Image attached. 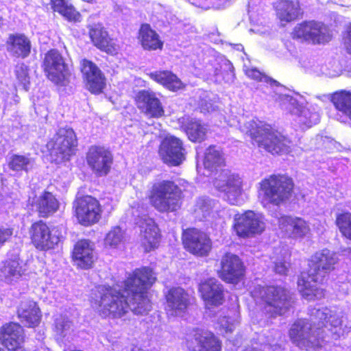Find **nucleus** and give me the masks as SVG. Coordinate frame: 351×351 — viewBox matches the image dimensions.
I'll return each mask as SVG.
<instances>
[{
	"label": "nucleus",
	"mask_w": 351,
	"mask_h": 351,
	"mask_svg": "<svg viewBox=\"0 0 351 351\" xmlns=\"http://www.w3.org/2000/svg\"><path fill=\"white\" fill-rule=\"evenodd\" d=\"M156 277L149 267L135 269L123 282V289L119 290L110 286L99 285L97 287L95 304L98 307H144L149 304L148 289L155 282Z\"/></svg>",
	"instance_id": "obj_1"
},
{
	"label": "nucleus",
	"mask_w": 351,
	"mask_h": 351,
	"mask_svg": "<svg viewBox=\"0 0 351 351\" xmlns=\"http://www.w3.org/2000/svg\"><path fill=\"white\" fill-rule=\"evenodd\" d=\"M324 319L315 323L307 318H298L289 328L290 341L300 350H317L325 345L327 337L337 340L348 332L339 316L330 315Z\"/></svg>",
	"instance_id": "obj_2"
},
{
	"label": "nucleus",
	"mask_w": 351,
	"mask_h": 351,
	"mask_svg": "<svg viewBox=\"0 0 351 351\" xmlns=\"http://www.w3.org/2000/svg\"><path fill=\"white\" fill-rule=\"evenodd\" d=\"M337 262L336 254L328 249L319 250L311 256L308 272L302 273L298 280V290L302 298L311 301L324 297V290L316 283H322Z\"/></svg>",
	"instance_id": "obj_3"
},
{
	"label": "nucleus",
	"mask_w": 351,
	"mask_h": 351,
	"mask_svg": "<svg viewBox=\"0 0 351 351\" xmlns=\"http://www.w3.org/2000/svg\"><path fill=\"white\" fill-rule=\"evenodd\" d=\"M274 97L280 108L292 116L295 128L306 130L319 122L321 108L317 104H304L300 96L293 97L285 92H276Z\"/></svg>",
	"instance_id": "obj_4"
},
{
	"label": "nucleus",
	"mask_w": 351,
	"mask_h": 351,
	"mask_svg": "<svg viewBox=\"0 0 351 351\" xmlns=\"http://www.w3.org/2000/svg\"><path fill=\"white\" fill-rule=\"evenodd\" d=\"M245 127L246 133H250L259 148L271 154H283L291 152V142L270 125L250 120L245 123Z\"/></svg>",
	"instance_id": "obj_5"
},
{
	"label": "nucleus",
	"mask_w": 351,
	"mask_h": 351,
	"mask_svg": "<svg viewBox=\"0 0 351 351\" xmlns=\"http://www.w3.org/2000/svg\"><path fill=\"white\" fill-rule=\"evenodd\" d=\"M182 192L180 188L171 180H157L149 190L150 204L160 213L174 212L182 205Z\"/></svg>",
	"instance_id": "obj_6"
},
{
	"label": "nucleus",
	"mask_w": 351,
	"mask_h": 351,
	"mask_svg": "<svg viewBox=\"0 0 351 351\" xmlns=\"http://www.w3.org/2000/svg\"><path fill=\"white\" fill-rule=\"evenodd\" d=\"M261 203L264 207L271 204L279 206L291 196L293 183L291 178L283 175H272L260 183Z\"/></svg>",
	"instance_id": "obj_7"
},
{
	"label": "nucleus",
	"mask_w": 351,
	"mask_h": 351,
	"mask_svg": "<svg viewBox=\"0 0 351 351\" xmlns=\"http://www.w3.org/2000/svg\"><path fill=\"white\" fill-rule=\"evenodd\" d=\"M51 147V155L57 162L69 160L75 154L77 146V140L73 130L69 127L60 128L53 139L48 143Z\"/></svg>",
	"instance_id": "obj_8"
},
{
	"label": "nucleus",
	"mask_w": 351,
	"mask_h": 351,
	"mask_svg": "<svg viewBox=\"0 0 351 351\" xmlns=\"http://www.w3.org/2000/svg\"><path fill=\"white\" fill-rule=\"evenodd\" d=\"M186 351H221L222 342L210 330L194 328L184 342Z\"/></svg>",
	"instance_id": "obj_9"
},
{
	"label": "nucleus",
	"mask_w": 351,
	"mask_h": 351,
	"mask_svg": "<svg viewBox=\"0 0 351 351\" xmlns=\"http://www.w3.org/2000/svg\"><path fill=\"white\" fill-rule=\"evenodd\" d=\"M241 183V178L228 170H223L213 182L215 187L223 192L226 200L232 205H241L244 202Z\"/></svg>",
	"instance_id": "obj_10"
},
{
	"label": "nucleus",
	"mask_w": 351,
	"mask_h": 351,
	"mask_svg": "<svg viewBox=\"0 0 351 351\" xmlns=\"http://www.w3.org/2000/svg\"><path fill=\"white\" fill-rule=\"evenodd\" d=\"M43 67L49 80L56 84H65L70 75L69 67L57 49H51L45 54Z\"/></svg>",
	"instance_id": "obj_11"
},
{
	"label": "nucleus",
	"mask_w": 351,
	"mask_h": 351,
	"mask_svg": "<svg viewBox=\"0 0 351 351\" xmlns=\"http://www.w3.org/2000/svg\"><path fill=\"white\" fill-rule=\"evenodd\" d=\"M293 38L312 43L324 44L330 41L331 36L329 29L323 23L309 21L296 25L293 30Z\"/></svg>",
	"instance_id": "obj_12"
},
{
	"label": "nucleus",
	"mask_w": 351,
	"mask_h": 351,
	"mask_svg": "<svg viewBox=\"0 0 351 351\" xmlns=\"http://www.w3.org/2000/svg\"><path fill=\"white\" fill-rule=\"evenodd\" d=\"M234 221V229L239 237L245 238L259 234L265 228L263 215L252 210L236 215Z\"/></svg>",
	"instance_id": "obj_13"
},
{
	"label": "nucleus",
	"mask_w": 351,
	"mask_h": 351,
	"mask_svg": "<svg viewBox=\"0 0 351 351\" xmlns=\"http://www.w3.org/2000/svg\"><path fill=\"white\" fill-rule=\"evenodd\" d=\"M76 217L84 226L96 223L101 218V208L99 202L90 195L77 198L73 202Z\"/></svg>",
	"instance_id": "obj_14"
},
{
	"label": "nucleus",
	"mask_w": 351,
	"mask_h": 351,
	"mask_svg": "<svg viewBox=\"0 0 351 351\" xmlns=\"http://www.w3.org/2000/svg\"><path fill=\"white\" fill-rule=\"evenodd\" d=\"M31 239L34 246L40 250L53 248L60 241L62 234L58 228L50 229L42 221L34 223L30 230Z\"/></svg>",
	"instance_id": "obj_15"
},
{
	"label": "nucleus",
	"mask_w": 351,
	"mask_h": 351,
	"mask_svg": "<svg viewBox=\"0 0 351 351\" xmlns=\"http://www.w3.org/2000/svg\"><path fill=\"white\" fill-rule=\"evenodd\" d=\"M132 214L134 223L138 226L141 234L148 244L149 250L156 247L159 241L158 228L154 221L148 217L147 210L143 207L132 208Z\"/></svg>",
	"instance_id": "obj_16"
},
{
	"label": "nucleus",
	"mask_w": 351,
	"mask_h": 351,
	"mask_svg": "<svg viewBox=\"0 0 351 351\" xmlns=\"http://www.w3.org/2000/svg\"><path fill=\"white\" fill-rule=\"evenodd\" d=\"M25 341V332L19 323L9 322L0 326V351H19L23 348Z\"/></svg>",
	"instance_id": "obj_17"
},
{
	"label": "nucleus",
	"mask_w": 351,
	"mask_h": 351,
	"mask_svg": "<svg viewBox=\"0 0 351 351\" xmlns=\"http://www.w3.org/2000/svg\"><path fill=\"white\" fill-rule=\"evenodd\" d=\"M86 162L97 176L102 177L110 172L113 162V156L108 148L93 145L86 153Z\"/></svg>",
	"instance_id": "obj_18"
},
{
	"label": "nucleus",
	"mask_w": 351,
	"mask_h": 351,
	"mask_svg": "<svg viewBox=\"0 0 351 351\" xmlns=\"http://www.w3.org/2000/svg\"><path fill=\"white\" fill-rule=\"evenodd\" d=\"M183 244L187 251L198 256H206L212 247L209 237L196 228L185 230L182 236Z\"/></svg>",
	"instance_id": "obj_19"
},
{
	"label": "nucleus",
	"mask_w": 351,
	"mask_h": 351,
	"mask_svg": "<svg viewBox=\"0 0 351 351\" xmlns=\"http://www.w3.org/2000/svg\"><path fill=\"white\" fill-rule=\"evenodd\" d=\"M159 154L164 162L171 166H178L185 160L182 142L173 136H166L162 140Z\"/></svg>",
	"instance_id": "obj_20"
},
{
	"label": "nucleus",
	"mask_w": 351,
	"mask_h": 351,
	"mask_svg": "<svg viewBox=\"0 0 351 351\" xmlns=\"http://www.w3.org/2000/svg\"><path fill=\"white\" fill-rule=\"evenodd\" d=\"M245 268L239 257L231 253L225 254L221 260V278L230 283H237L244 276Z\"/></svg>",
	"instance_id": "obj_21"
},
{
	"label": "nucleus",
	"mask_w": 351,
	"mask_h": 351,
	"mask_svg": "<svg viewBox=\"0 0 351 351\" xmlns=\"http://www.w3.org/2000/svg\"><path fill=\"white\" fill-rule=\"evenodd\" d=\"M25 264L20 259L19 250L14 249L8 253L7 259L0 267L1 276L5 282L12 284L18 280L26 271Z\"/></svg>",
	"instance_id": "obj_22"
},
{
	"label": "nucleus",
	"mask_w": 351,
	"mask_h": 351,
	"mask_svg": "<svg viewBox=\"0 0 351 351\" xmlns=\"http://www.w3.org/2000/svg\"><path fill=\"white\" fill-rule=\"evenodd\" d=\"M81 71L87 88L95 94L102 92L106 79L101 71L93 62L84 59L81 61Z\"/></svg>",
	"instance_id": "obj_23"
},
{
	"label": "nucleus",
	"mask_w": 351,
	"mask_h": 351,
	"mask_svg": "<svg viewBox=\"0 0 351 351\" xmlns=\"http://www.w3.org/2000/svg\"><path fill=\"white\" fill-rule=\"evenodd\" d=\"M137 107L147 117L160 118L165 110L156 93L149 90H141L136 95Z\"/></svg>",
	"instance_id": "obj_24"
},
{
	"label": "nucleus",
	"mask_w": 351,
	"mask_h": 351,
	"mask_svg": "<svg viewBox=\"0 0 351 351\" xmlns=\"http://www.w3.org/2000/svg\"><path fill=\"white\" fill-rule=\"evenodd\" d=\"M260 295L270 307H291L293 303V298L290 291L280 286L263 287Z\"/></svg>",
	"instance_id": "obj_25"
},
{
	"label": "nucleus",
	"mask_w": 351,
	"mask_h": 351,
	"mask_svg": "<svg viewBox=\"0 0 351 351\" xmlns=\"http://www.w3.org/2000/svg\"><path fill=\"white\" fill-rule=\"evenodd\" d=\"M208 77L217 83L230 84L234 79V67L230 60L225 57L215 59L207 68Z\"/></svg>",
	"instance_id": "obj_26"
},
{
	"label": "nucleus",
	"mask_w": 351,
	"mask_h": 351,
	"mask_svg": "<svg viewBox=\"0 0 351 351\" xmlns=\"http://www.w3.org/2000/svg\"><path fill=\"white\" fill-rule=\"evenodd\" d=\"M96 18L97 16H91L88 19L87 27L91 41L98 49L108 53H112L115 49L112 40L101 23H93Z\"/></svg>",
	"instance_id": "obj_27"
},
{
	"label": "nucleus",
	"mask_w": 351,
	"mask_h": 351,
	"mask_svg": "<svg viewBox=\"0 0 351 351\" xmlns=\"http://www.w3.org/2000/svg\"><path fill=\"white\" fill-rule=\"evenodd\" d=\"M279 228L285 234L292 238H301L310 230L308 223L300 217L282 216L278 218Z\"/></svg>",
	"instance_id": "obj_28"
},
{
	"label": "nucleus",
	"mask_w": 351,
	"mask_h": 351,
	"mask_svg": "<svg viewBox=\"0 0 351 351\" xmlns=\"http://www.w3.org/2000/svg\"><path fill=\"white\" fill-rule=\"evenodd\" d=\"M203 300L210 305H220L223 300V289L218 280L208 278L202 282L199 286Z\"/></svg>",
	"instance_id": "obj_29"
},
{
	"label": "nucleus",
	"mask_w": 351,
	"mask_h": 351,
	"mask_svg": "<svg viewBox=\"0 0 351 351\" xmlns=\"http://www.w3.org/2000/svg\"><path fill=\"white\" fill-rule=\"evenodd\" d=\"M73 257L78 267L84 269L90 268L96 259L93 243L85 239L78 241L73 249Z\"/></svg>",
	"instance_id": "obj_30"
},
{
	"label": "nucleus",
	"mask_w": 351,
	"mask_h": 351,
	"mask_svg": "<svg viewBox=\"0 0 351 351\" xmlns=\"http://www.w3.org/2000/svg\"><path fill=\"white\" fill-rule=\"evenodd\" d=\"M7 51L13 57L25 59L31 52L32 43L23 34H10L6 42Z\"/></svg>",
	"instance_id": "obj_31"
},
{
	"label": "nucleus",
	"mask_w": 351,
	"mask_h": 351,
	"mask_svg": "<svg viewBox=\"0 0 351 351\" xmlns=\"http://www.w3.org/2000/svg\"><path fill=\"white\" fill-rule=\"evenodd\" d=\"M332 101L337 110L336 119L341 123L351 122V93L341 90L334 93Z\"/></svg>",
	"instance_id": "obj_32"
},
{
	"label": "nucleus",
	"mask_w": 351,
	"mask_h": 351,
	"mask_svg": "<svg viewBox=\"0 0 351 351\" xmlns=\"http://www.w3.org/2000/svg\"><path fill=\"white\" fill-rule=\"evenodd\" d=\"M32 206L38 213L40 217H47L58 209L59 202L51 193L44 191L39 196H36L33 199Z\"/></svg>",
	"instance_id": "obj_33"
},
{
	"label": "nucleus",
	"mask_w": 351,
	"mask_h": 351,
	"mask_svg": "<svg viewBox=\"0 0 351 351\" xmlns=\"http://www.w3.org/2000/svg\"><path fill=\"white\" fill-rule=\"evenodd\" d=\"M225 165L224 154L219 147L209 146L204 152V166L208 171L217 172Z\"/></svg>",
	"instance_id": "obj_34"
},
{
	"label": "nucleus",
	"mask_w": 351,
	"mask_h": 351,
	"mask_svg": "<svg viewBox=\"0 0 351 351\" xmlns=\"http://www.w3.org/2000/svg\"><path fill=\"white\" fill-rule=\"evenodd\" d=\"M139 40L142 47L146 50L162 49L163 42L159 35L148 24H143L139 30Z\"/></svg>",
	"instance_id": "obj_35"
},
{
	"label": "nucleus",
	"mask_w": 351,
	"mask_h": 351,
	"mask_svg": "<svg viewBox=\"0 0 351 351\" xmlns=\"http://www.w3.org/2000/svg\"><path fill=\"white\" fill-rule=\"evenodd\" d=\"M275 8L278 18L286 22L295 20L300 14L298 0H280L276 3Z\"/></svg>",
	"instance_id": "obj_36"
},
{
	"label": "nucleus",
	"mask_w": 351,
	"mask_h": 351,
	"mask_svg": "<svg viewBox=\"0 0 351 351\" xmlns=\"http://www.w3.org/2000/svg\"><path fill=\"white\" fill-rule=\"evenodd\" d=\"M169 307H189L193 305L194 298L190 296L182 288L173 287L165 293Z\"/></svg>",
	"instance_id": "obj_37"
},
{
	"label": "nucleus",
	"mask_w": 351,
	"mask_h": 351,
	"mask_svg": "<svg viewBox=\"0 0 351 351\" xmlns=\"http://www.w3.org/2000/svg\"><path fill=\"white\" fill-rule=\"evenodd\" d=\"M149 75L153 80L172 91L180 90L184 86L182 81L175 74L169 71H155L151 73Z\"/></svg>",
	"instance_id": "obj_38"
},
{
	"label": "nucleus",
	"mask_w": 351,
	"mask_h": 351,
	"mask_svg": "<svg viewBox=\"0 0 351 351\" xmlns=\"http://www.w3.org/2000/svg\"><path fill=\"white\" fill-rule=\"evenodd\" d=\"M245 74L251 79L265 83L267 84V88L268 89L267 93L270 95L274 100L276 92L280 91L284 93L286 91L285 87L281 86L277 81L267 77L255 68L246 69Z\"/></svg>",
	"instance_id": "obj_39"
},
{
	"label": "nucleus",
	"mask_w": 351,
	"mask_h": 351,
	"mask_svg": "<svg viewBox=\"0 0 351 351\" xmlns=\"http://www.w3.org/2000/svg\"><path fill=\"white\" fill-rule=\"evenodd\" d=\"M34 160L29 155H12L8 162V167L14 171H29L32 169Z\"/></svg>",
	"instance_id": "obj_40"
},
{
	"label": "nucleus",
	"mask_w": 351,
	"mask_h": 351,
	"mask_svg": "<svg viewBox=\"0 0 351 351\" xmlns=\"http://www.w3.org/2000/svg\"><path fill=\"white\" fill-rule=\"evenodd\" d=\"M185 131L189 138L193 142L204 139L206 128L201 122L196 119H191L185 126Z\"/></svg>",
	"instance_id": "obj_41"
},
{
	"label": "nucleus",
	"mask_w": 351,
	"mask_h": 351,
	"mask_svg": "<svg viewBox=\"0 0 351 351\" xmlns=\"http://www.w3.org/2000/svg\"><path fill=\"white\" fill-rule=\"evenodd\" d=\"M18 316L29 328L37 326L41 319L40 308H23L21 312H18Z\"/></svg>",
	"instance_id": "obj_42"
},
{
	"label": "nucleus",
	"mask_w": 351,
	"mask_h": 351,
	"mask_svg": "<svg viewBox=\"0 0 351 351\" xmlns=\"http://www.w3.org/2000/svg\"><path fill=\"white\" fill-rule=\"evenodd\" d=\"M215 202L208 197H199L195 205L194 212L199 220L209 216L215 207Z\"/></svg>",
	"instance_id": "obj_43"
},
{
	"label": "nucleus",
	"mask_w": 351,
	"mask_h": 351,
	"mask_svg": "<svg viewBox=\"0 0 351 351\" xmlns=\"http://www.w3.org/2000/svg\"><path fill=\"white\" fill-rule=\"evenodd\" d=\"M125 241V233L119 226L114 227L106 234L105 245L110 247H117Z\"/></svg>",
	"instance_id": "obj_44"
},
{
	"label": "nucleus",
	"mask_w": 351,
	"mask_h": 351,
	"mask_svg": "<svg viewBox=\"0 0 351 351\" xmlns=\"http://www.w3.org/2000/svg\"><path fill=\"white\" fill-rule=\"evenodd\" d=\"M336 223L341 234L351 240V213L339 214L336 218Z\"/></svg>",
	"instance_id": "obj_45"
},
{
	"label": "nucleus",
	"mask_w": 351,
	"mask_h": 351,
	"mask_svg": "<svg viewBox=\"0 0 351 351\" xmlns=\"http://www.w3.org/2000/svg\"><path fill=\"white\" fill-rule=\"evenodd\" d=\"M236 320L228 316H223L218 319L216 329L222 335L232 333L235 329Z\"/></svg>",
	"instance_id": "obj_46"
},
{
	"label": "nucleus",
	"mask_w": 351,
	"mask_h": 351,
	"mask_svg": "<svg viewBox=\"0 0 351 351\" xmlns=\"http://www.w3.org/2000/svg\"><path fill=\"white\" fill-rule=\"evenodd\" d=\"M15 75L25 90L29 89V77L28 75V67L24 63H19L14 69Z\"/></svg>",
	"instance_id": "obj_47"
},
{
	"label": "nucleus",
	"mask_w": 351,
	"mask_h": 351,
	"mask_svg": "<svg viewBox=\"0 0 351 351\" xmlns=\"http://www.w3.org/2000/svg\"><path fill=\"white\" fill-rule=\"evenodd\" d=\"M60 14H61L70 21H80V14L71 4H68L67 6H66L64 9H63L62 12H61Z\"/></svg>",
	"instance_id": "obj_48"
},
{
	"label": "nucleus",
	"mask_w": 351,
	"mask_h": 351,
	"mask_svg": "<svg viewBox=\"0 0 351 351\" xmlns=\"http://www.w3.org/2000/svg\"><path fill=\"white\" fill-rule=\"evenodd\" d=\"M13 234V229L8 227L0 228V248L8 241Z\"/></svg>",
	"instance_id": "obj_49"
},
{
	"label": "nucleus",
	"mask_w": 351,
	"mask_h": 351,
	"mask_svg": "<svg viewBox=\"0 0 351 351\" xmlns=\"http://www.w3.org/2000/svg\"><path fill=\"white\" fill-rule=\"evenodd\" d=\"M55 325L57 330L63 332L70 328L71 322L67 318H61L56 321Z\"/></svg>",
	"instance_id": "obj_50"
},
{
	"label": "nucleus",
	"mask_w": 351,
	"mask_h": 351,
	"mask_svg": "<svg viewBox=\"0 0 351 351\" xmlns=\"http://www.w3.org/2000/svg\"><path fill=\"white\" fill-rule=\"evenodd\" d=\"M274 271L280 275L286 274L288 271V263L285 261H279L275 263Z\"/></svg>",
	"instance_id": "obj_51"
},
{
	"label": "nucleus",
	"mask_w": 351,
	"mask_h": 351,
	"mask_svg": "<svg viewBox=\"0 0 351 351\" xmlns=\"http://www.w3.org/2000/svg\"><path fill=\"white\" fill-rule=\"evenodd\" d=\"M52 8L55 12L60 13L67 6L68 3L65 0H51Z\"/></svg>",
	"instance_id": "obj_52"
},
{
	"label": "nucleus",
	"mask_w": 351,
	"mask_h": 351,
	"mask_svg": "<svg viewBox=\"0 0 351 351\" xmlns=\"http://www.w3.org/2000/svg\"><path fill=\"white\" fill-rule=\"evenodd\" d=\"M344 45L347 51L351 53V24L348 27L344 36Z\"/></svg>",
	"instance_id": "obj_53"
},
{
	"label": "nucleus",
	"mask_w": 351,
	"mask_h": 351,
	"mask_svg": "<svg viewBox=\"0 0 351 351\" xmlns=\"http://www.w3.org/2000/svg\"><path fill=\"white\" fill-rule=\"evenodd\" d=\"M241 351H261L256 348L252 346H246Z\"/></svg>",
	"instance_id": "obj_54"
},
{
	"label": "nucleus",
	"mask_w": 351,
	"mask_h": 351,
	"mask_svg": "<svg viewBox=\"0 0 351 351\" xmlns=\"http://www.w3.org/2000/svg\"><path fill=\"white\" fill-rule=\"evenodd\" d=\"M4 24V19L3 17V14L0 11V27H1Z\"/></svg>",
	"instance_id": "obj_55"
},
{
	"label": "nucleus",
	"mask_w": 351,
	"mask_h": 351,
	"mask_svg": "<svg viewBox=\"0 0 351 351\" xmlns=\"http://www.w3.org/2000/svg\"><path fill=\"white\" fill-rule=\"evenodd\" d=\"M36 302H32L29 304V306H28V307H29V308H32V307H36Z\"/></svg>",
	"instance_id": "obj_56"
},
{
	"label": "nucleus",
	"mask_w": 351,
	"mask_h": 351,
	"mask_svg": "<svg viewBox=\"0 0 351 351\" xmlns=\"http://www.w3.org/2000/svg\"><path fill=\"white\" fill-rule=\"evenodd\" d=\"M220 1H223L221 5L225 6V4L229 1H230L231 0H219Z\"/></svg>",
	"instance_id": "obj_57"
},
{
	"label": "nucleus",
	"mask_w": 351,
	"mask_h": 351,
	"mask_svg": "<svg viewBox=\"0 0 351 351\" xmlns=\"http://www.w3.org/2000/svg\"><path fill=\"white\" fill-rule=\"evenodd\" d=\"M64 351H84V350H80V349H72V350H64Z\"/></svg>",
	"instance_id": "obj_58"
},
{
	"label": "nucleus",
	"mask_w": 351,
	"mask_h": 351,
	"mask_svg": "<svg viewBox=\"0 0 351 351\" xmlns=\"http://www.w3.org/2000/svg\"><path fill=\"white\" fill-rule=\"evenodd\" d=\"M240 48H241V49H243V46H242V45H238V48H237V49H238V50H239V49H240Z\"/></svg>",
	"instance_id": "obj_59"
},
{
	"label": "nucleus",
	"mask_w": 351,
	"mask_h": 351,
	"mask_svg": "<svg viewBox=\"0 0 351 351\" xmlns=\"http://www.w3.org/2000/svg\"><path fill=\"white\" fill-rule=\"evenodd\" d=\"M132 310H133V312L135 313H136V311L137 310V308H134Z\"/></svg>",
	"instance_id": "obj_60"
},
{
	"label": "nucleus",
	"mask_w": 351,
	"mask_h": 351,
	"mask_svg": "<svg viewBox=\"0 0 351 351\" xmlns=\"http://www.w3.org/2000/svg\"><path fill=\"white\" fill-rule=\"evenodd\" d=\"M349 124L351 125V122Z\"/></svg>",
	"instance_id": "obj_61"
}]
</instances>
